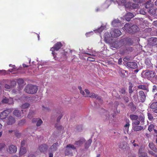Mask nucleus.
Segmentation results:
<instances>
[{
    "instance_id": "nucleus-1",
    "label": "nucleus",
    "mask_w": 157,
    "mask_h": 157,
    "mask_svg": "<svg viewBox=\"0 0 157 157\" xmlns=\"http://www.w3.org/2000/svg\"><path fill=\"white\" fill-rule=\"evenodd\" d=\"M124 28L127 32L131 33H134L139 30V28L136 25H132L131 24L128 23L125 25Z\"/></svg>"
},
{
    "instance_id": "nucleus-2",
    "label": "nucleus",
    "mask_w": 157,
    "mask_h": 157,
    "mask_svg": "<svg viewBox=\"0 0 157 157\" xmlns=\"http://www.w3.org/2000/svg\"><path fill=\"white\" fill-rule=\"evenodd\" d=\"M38 90L37 86L31 84L28 85L25 89V90L27 93L32 94L36 93Z\"/></svg>"
},
{
    "instance_id": "nucleus-3",
    "label": "nucleus",
    "mask_w": 157,
    "mask_h": 157,
    "mask_svg": "<svg viewBox=\"0 0 157 157\" xmlns=\"http://www.w3.org/2000/svg\"><path fill=\"white\" fill-rule=\"evenodd\" d=\"M76 149V147L73 144H69L66 147L64 153L65 155H71L72 153V150Z\"/></svg>"
},
{
    "instance_id": "nucleus-4",
    "label": "nucleus",
    "mask_w": 157,
    "mask_h": 157,
    "mask_svg": "<svg viewBox=\"0 0 157 157\" xmlns=\"http://www.w3.org/2000/svg\"><path fill=\"white\" fill-rule=\"evenodd\" d=\"M62 46L63 44L61 42H58L55 44L53 47L51 48L50 51L52 52V54L54 58H55L54 51L59 50Z\"/></svg>"
},
{
    "instance_id": "nucleus-5",
    "label": "nucleus",
    "mask_w": 157,
    "mask_h": 157,
    "mask_svg": "<svg viewBox=\"0 0 157 157\" xmlns=\"http://www.w3.org/2000/svg\"><path fill=\"white\" fill-rule=\"evenodd\" d=\"M7 151L10 154L15 153L17 151V147L14 145H11L8 146Z\"/></svg>"
},
{
    "instance_id": "nucleus-6",
    "label": "nucleus",
    "mask_w": 157,
    "mask_h": 157,
    "mask_svg": "<svg viewBox=\"0 0 157 157\" xmlns=\"http://www.w3.org/2000/svg\"><path fill=\"white\" fill-rule=\"evenodd\" d=\"M48 147L47 144H43L39 146V150L40 152L45 153L47 151Z\"/></svg>"
},
{
    "instance_id": "nucleus-7",
    "label": "nucleus",
    "mask_w": 157,
    "mask_h": 157,
    "mask_svg": "<svg viewBox=\"0 0 157 157\" xmlns=\"http://www.w3.org/2000/svg\"><path fill=\"white\" fill-rule=\"evenodd\" d=\"M149 45L154 46L157 45V38L153 37L150 38L148 42Z\"/></svg>"
},
{
    "instance_id": "nucleus-8",
    "label": "nucleus",
    "mask_w": 157,
    "mask_h": 157,
    "mask_svg": "<svg viewBox=\"0 0 157 157\" xmlns=\"http://www.w3.org/2000/svg\"><path fill=\"white\" fill-rule=\"evenodd\" d=\"M121 34V32L119 29H115L112 32V36L114 37H117L120 36Z\"/></svg>"
},
{
    "instance_id": "nucleus-9",
    "label": "nucleus",
    "mask_w": 157,
    "mask_h": 157,
    "mask_svg": "<svg viewBox=\"0 0 157 157\" xmlns=\"http://www.w3.org/2000/svg\"><path fill=\"white\" fill-rule=\"evenodd\" d=\"M10 113L8 110H5L2 112L0 114V118L2 120L6 119Z\"/></svg>"
},
{
    "instance_id": "nucleus-10",
    "label": "nucleus",
    "mask_w": 157,
    "mask_h": 157,
    "mask_svg": "<svg viewBox=\"0 0 157 157\" xmlns=\"http://www.w3.org/2000/svg\"><path fill=\"white\" fill-rule=\"evenodd\" d=\"M123 42L125 45H131L133 44V41L129 37H126L124 38Z\"/></svg>"
},
{
    "instance_id": "nucleus-11",
    "label": "nucleus",
    "mask_w": 157,
    "mask_h": 157,
    "mask_svg": "<svg viewBox=\"0 0 157 157\" xmlns=\"http://www.w3.org/2000/svg\"><path fill=\"white\" fill-rule=\"evenodd\" d=\"M16 120L15 118L11 116H9L7 120V123L8 125H11L15 123Z\"/></svg>"
},
{
    "instance_id": "nucleus-12",
    "label": "nucleus",
    "mask_w": 157,
    "mask_h": 157,
    "mask_svg": "<svg viewBox=\"0 0 157 157\" xmlns=\"http://www.w3.org/2000/svg\"><path fill=\"white\" fill-rule=\"evenodd\" d=\"M127 66L131 68L135 69L138 67V65L136 63L134 62H128L127 63Z\"/></svg>"
},
{
    "instance_id": "nucleus-13",
    "label": "nucleus",
    "mask_w": 157,
    "mask_h": 157,
    "mask_svg": "<svg viewBox=\"0 0 157 157\" xmlns=\"http://www.w3.org/2000/svg\"><path fill=\"white\" fill-rule=\"evenodd\" d=\"M139 97L141 101L142 102H144L146 99V96L144 92L143 91H140L139 92Z\"/></svg>"
},
{
    "instance_id": "nucleus-14",
    "label": "nucleus",
    "mask_w": 157,
    "mask_h": 157,
    "mask_svg": "<svg viewBox=\"0 0 157 157\" xmlns=\"http://www.w3.org/2000/svg\"><path fill=\"white\" fill-rule=\"evenodd\" d=\"M147 11L151 14L157 16V9L156 8L151 7L147 10Z\"/></svg>"
},
{
    "instance_id": "nucleus-15",
    "label": "nucleus",
    "mask_w": 157,
    "mask_h": 157,
    "mask_svg": "<svg viewBox=\"0 0 157 157\" xmlns=\"http://www.w3.org/2000/svg\"><path fill=\"white\" fill-rule=\"evenodd\" d=\"M145 75L148 78H153L155 76L156 73L153 71H148L145 73Z\"/></svg>"
},
{
    "instance_id": "nucleus-16",
    "label": "nucleus",
    "mask_w": 157,
    "mask_h": 157,
    "mask_svg": "<svg viewBox=\"0 0 157 157\" xmlns=\"http://www.w3.org/2000/svg\"><path fill=\"white\" fill-rule=\"evenodd\" d=\"M59 144L57 142L54 144L50 148L49 151L52 152L56 151L59 146Z\"/></svg>"
},
{
    "instance_id": "nucleus-17",
    "label": "nucleus",
    "mask_w": 157,
    "mask_h": 157,
    "mask_svg": "<svg viewBox=\"0 0 157 157\" xmlns=\"http://www.w3.org/2000/svg\"><path fill=\"white\" fill-rule=\"evenodd\" d=\"M134 15L131 13H128L124 16V18L127 21H129L131 19L134 17Z\"/></svg>"
},
{
    "instance_id": "nucleus-18",
    "label": "nucleus",
    "mask_w": 157,
    "mask_h": 157,
    "mask_svg": "<svg viewBox=\"0 0 157 157\" xmlns=\"http://www.w3.org/2000/svg\"><path fill=\"white\" fill-rule=\"evenodd\" d=\"M85 141L84 139H81L78 141H75L74 144L76 147H78L82 144Z\"/></svg>"
},
{
    "instance_id": "nucleus-19",
    "label": "nucleus",
    "mask_w": 157,
    "mask_h": 157,
    "mask_svg": "<svg viewBox=\"0 0 157 157\" xmlns=\"http://www.w3.org/2000/svg\"><path fill=\"white\" fill-rule=\"evenodd\" d=\"M150 107L151 109H154V112L157 113V101L153 102L150 105Z\"/></svg>"
},
{
    "instance_id": "nucleus-20",
    "label": "nucleus",
    "mask_w": 157,
    "mask_h": 157,
    "mask_svg": "<svg viewBox=\"0 0 157 157\" xmlns=\"http://www.w3.org/2000/svg\"><path fill=\"white\" fill-rule=\"evenodd\" d=\"M133 130L134 131H139L144 130V128L141 126L136 125L133 127Z\"/></svg>"
},
{
    "instance_id": "nucleus-21",
    "label": "nucleus",
    "mask_w": 157,
    "mask_h": 157,
    "mask_svg": "<svg viewBox=\"0 0 157 157\" xmlns=\"http://www.w3.org/2000/svg\"><path fill=\"white\" fill-rule=\"evenodd\" d=\"M85 97H86V96ZM86 97H88V96H86ZM89 97L93 98H96L97 99H98L100 101L101 100V97H98L97 95L94 93H91V94H90V95Z\"/></svg>"
},
{
    "instance_id": "nucleus-22",
    "label": "nucleus",
    "mask_w": 157,
    "mask_h": 157,
    "mask_svg": "<svg viewBox=\"0 0 157 157\" xmlns=\"http://www.w3.org/2000/svg\"><path fill=\"white\" fill-rule=\"evenodd\" d=\"M119 147L120 148L124 150H126L128 148V147L124 143H120L119 145Z\"/></svg>"
},
{
    "instance_id": "nucleus-23",
    "label": "nucleus",
    "mask_w": 157,
    "mask_h": 157,
    "mask_svg": "<svg viewBox=\"0 0 157 157\" xmlns=\"http://www.w3.org/2000/svg\"><path fill=\"white\" fill-rule=\"evenodd\" d=\"M27 152L26 149L25 147H21L19 152V155H22L25 154Z\"/></svg>"
},
{
    "instance_id": "nucleus-24",
    "label": "nucleus",
    "mask_w": 157,
    "mask_h": 157,
    "mask_svg": "<svg viewBox=\"0 0 157 157\" xmlns=\"http://www.w3.org/2000/svg\"><path fill=\"white\" fill-rule=\"evenodd\" d=\"M143 150V147L142 146L141 147L139 150V153L140 154L141 156H144V157H148L147 154L143 152L142 151Z\"/></svg>"
},
{
    "instance_id": "nucleus-25",
    "label": "nucleus",
    "mask_w": 157,
    "mask_h": 157,
    "mask_svg": "<svg viewBox=\"0 0 157 157\" xmlns=\"http://www.w3.org/2000/svg\"><path fill=\"white\" fill-rule=\"evenodd\" d=\"M149 147L154 151L156 152L157 151V149L156 148L154 144L152 143H150L149 144Z\"/></svg>"
},
{
    "instance_id": "nucleus-26",
    "label": "nucleus",
    "mask_w": 157,
    "mask_h": 157,
    "mask_svg": "<svg viewBox=\"0 0 157 157\" xmlns=\"http://www.w3.org/2000/svg\"><path fill=\"white\" fill-rule=\"evenodd\" d=\"M128 106L131 108V110L132 111H134L136 110V106L132 102H130Z\"/></svg>"
},
{
    "instance_id": "nucleus-27",
    "label": "nucleus",
    "mask_w": 157,
    "mask_h": 157,
    "mask_svg": "<svg viewBox=\"0 0 157 157\" xmlns=\"http://www.w3.org/2000/svg\"><path fill=\"white\" fill-rule=\"evenodd\" d=\"M13 114L14 116L17 117L21 116V112L18 110H15L13 112Z\"/></svg>"
},
{
    "instance_id": "nucleus-28",
    "label": "nucleus",
    "mask_w": 157,
    "mask_h": 157,
    "mask_svg": "<svg viewBox=\"0 0 157 157\" xmlns=\"http://www.w3.org/2000/svg\"><path fill=\"white\" fill-rule=\"evenodd\" d=\"M130 118L132 121L137 120L138 118V115L134 114H131L129 116Z\"/></svg>"
},
{
    "instance_id": "nucleus-29",
    "label": "nucleus",
    "mask_w": 157,
    "mask_h": 157,
    "mask_svg": "<svg viewBox=\"0 0 157 157\" xmlns=\"http://www.w3.org/2000/svg\"><path fill=\"white\" fill-rule=\"evenodd\" d=\"M124 72H126V71L124 70H122L121 69H120L118 71V73L121 77L124 78L125 77V75L124 74Z\"/></svg>"
},
{
    "instance_id": "nucleus-30",
    "label": "nucleus",
    "mask_w": 157,
    "mask_h": 157,
    "mask_svg": "<svg viewBox=\"0 0 157 157\" xmlns=\"http://www.w3.org/2000/svg\"><path fill=\"white\" fill-rule=\"evenodd\" d=\"M92 142V139H90L87 140L85 144V148H88Z\"/></svg>"
},
{
    "instance_id": "nucleus-31",
    "label": "nucleus",
    "mask_w": 157,
    "mask_h": 157,
    "mask_svg": "<svg viewBox=\"0 0 157 157\" xmlns=\"http://www.w3.org/2000/svg\"><path fill=\"white\" fill-rule=\"evenodd\" d=\"M155 128V125L153 124H151L148 126V130L149 132H151L153 130H154Z\"/></svg>"
},
{
    "instance_id": "nucleus-32",
    "label": "nucleus",
    "mask_w": 157,
    "mask_h": 157,
    "mask_svg": "<svg viewBox=\"0 0 157 157\" xmlns=\"http://www.w3.org/2000/svg\"><path fill=\"white\" fill-rule=\"evenodd\" d=\"M119 23V21L117 20H115L113 21L112 23V25L114 27H117L118 24Z\"/></svg>"
},
{
    "instance_id": "nucleus-33",
    "label": "nucleus",
    "mask_w": 157,
    "mask_h": 157,
    "mask_svg": "<svg viewBox=\"0 0 157 157\" xmlns=\"http://www.w3.org/2000/svg\"><path fill=\"white\" fill-rule=\"evenodd\" d=\"M129 121L128 119L126 120V124L124 125V127L125 129H127V130H128V128L130 126Z\"/></svg>"
},
{
    "instance_id": "nucleus-34",
    "label": "nucleus",
    "mask_w": 157,
    "mask_h": 157,
    "mask_svg": "<svg viewBox=\"0 0 157 157\" xmlns=\"http://www.w3.org/2000/svg\"><path fill=\"white\" fill-rule=\"evenodd\" d=\"M29 104L28 103H25L23 104L21 106V108L22 109H25L28 108L29 106Z\"/></svg>"
},
{
    "instance_id": "nucleus-35",
    "label": "nucleus",
    "mask_w": 157,
    "mask_h": 157,
    "mask_svg": "<svg viewBox=\"0 0 157 157\" xmlns=\"http://www.w3.org/2000/svg\"><path fill=\"white\" fill-rule=\"evenodd\" d=\"M150 2L148 1L146 2L145 6L146 8H150L152 6V4Z\"/></svg>"
},
{
    "instance_id": "nucleus-36",
    "label": "nucleus",
    "mask_w": 157,
    "mask_h": 157,
    "mask_svg": "<svg viewBox=\"0 0 157 157\" xmlns=\"http://www.w3.org/2000/svg\"><path fill=\"white\" fill-rule=\"evenodd\" d=\"M17 83L19 85H21L23 83L24 81L22 78H19L17 81Z\"/></svg>"
},
{
    "instance_id": "nucleus-37",
    "label": "nucleus",
    "mask_w": 157,
    "mask_h": 157,
    "mask_svg": "<svg viewBox=\"0 0 157 157\" xmlns=\"http://www.w3.org/2000/svg\"><path fill=\"white\" fill-rule=\"evenodd\" d=\"M137 87L139 89H142L144 90H146V87L144 85H139L137 86Z\"/></svg>"
},
{
    "instance_id": "nucleus-38",
    "label": "nucleus",
    "mask_w": 157,
    "mask_h": 157,
    "mask_svg": "<svg viewBox=\"0 0 157 157\" xmlns=\"http://www.w3.org/2000/svg\"><path fill=\"white\" fill-rule=\"evenodd\" d=\"M6 145L4 143L2 142L0 143V151H2Z\"/></svg>"
},
{
    "instance_id": "nucleus-39",
    "label": "nucleus",
    "mask_w": 157,
    "mask_h": 157,
    "mask_svg": "<svg viewBox=\"0 0 157 157\" xmlns=\"http://www.w3.org/2000/svg\"><path fill=\"white\" fill-rule=\"evenodd\" d=\"M34 113L33 111H30L28 114V117L29 118H31L33 116Z\"/></svg>"
},
{
    "instance_id": "nucleus-40",
    "label": "nucleus",
    "mask_w": 157,
    "mask_h": 157,
    "mask_svg": "<svg viewBox=\"0 0 157 157\" xmlns=\"http://www.w3.org/2000/svg\"><path fill=\"white\" fill-rule=\"evenodd\" d=\"M148 118L149 120L152 121L153 119V117L152 114L150 113H147Z\"/></svg>"
},
{
    "instance_id": "nucleus-41",
    "label": "nucleus",
    "mask_w": 157,
    "mask_h": 157,
    "mask_svg": "<svg viewBox=\"0 0 157 157\" xmlns=\"http://www.w3.org/2000/svg\"><path fill=\"white\" fill-rule=\"evenodd\" d=\"M42 123L43 121L42 120L40 119H39L37 122L36 125L37 126H39Z\"/></svg>"
},
{
    "instance_id": "nucleus-42",
    "label": "nucleus",
    "mask_w": 157,
    "mask_h": 157,
    "mask_svg": "<svg viewBox=\"0 0 157 157\" xmlns=\"http://www.w3.org/2000/svg\"><path fill=\"white\" fill-rule=\"evenodd\" d=\"M140 122L139 121L137 120H136L133 121L132 122V124H134L136 125H138L140 124Z\"/></svg>"
},
{
    "instance_id": "nucleus-43",
    "label": "nucleus",
    "mask_w": 157,
    "mask_h": 157,
    "mask_svg": "<svg viewBox=\"0 0 157 157\" xmlns=\"http://www.w3.org/2000/svg\"><path fill=\"white\" fill-rule=\"evenodd\" d=\"M120 94H126V90L124 88H121L119 91Z\"/></svg>"
},
{
    "instance_id": "nucleus-44",
    "label": "nucleus",
    "mask_w": 157,
    "mask_h": 157,
    "mask_svg": "<svg viewBox=\"0 0 157 157\" xmlns=\"http://www.w3.org/2000/svg\"><path fill=\"white\" fill-rule=\"evenodd\" d=\"M139 4L137 3H133L132 4V7L134 9H136L139 7Z\"/></svg>"
},
{
    "instance_id": "nucleus-45",
    "label": "nucleus",
    "mask_w": 157,
    "mask_h": 157,
    "mask_svg": "<svg viewBox=\"0 0 157 157\" xmlns=\"http://www.w3.org/2000/svg\"><path fill=\"white\" fill-rule=\"evenodd\" d=\"M9 101V99L6 98H5L3 99L2 101V102L4 103H8Z\"/></svg>"
},
{
    "instance_id": "nucleus-46",
    "label": "nucleus",
    "mask_w": 157,
    "mask_h": 157,
    "mask_svg": "<svg viewBox=\"0 0 157 157\" xmlns=\"http://www.w3.org/2000/svg\"><path fill=\"white\" fill-rule=\"evenodd\" d=\"M87 60L88 61H94L95 60V59L94 58L89 57L87 58Z\"/></svg>"
},
{
    "instance_id": "nucleus-47",
    "label": "nucleus",
    "mask_w": 157,
    "mask_h": 157,
    "mask_svg": "<svg viewBox=\"0 0 157 157\" xmlns=\"http://www.w3.org/2000/svg\"><path fill=\"white\" fill-rule=\"evenodd\" d=\"M148 153L150 154L151 155H152L154 156L155 157H157V155L155 154L152 151H148Z\"/></svg>"
},
{
    "instance_id": "nucleus-48",
    "label": "nucleus",
    "mask_w": 157,
    "mask_h": 157,
    "mask_svg": "<svg viewBox=\"0 0 157 157\" xmlns=\"http://www.w3.org/2000/svg\"><path fill=\"white\" fill-rule=\"evenodd\" d=\"M143 1V0H134V2L138 4L142 3Z\"/></svg>"
},
{
    "instance_id": "nucleus-49",
    "label": "nucleus",
    "mask_w": 157,
    "mask_h": 157,
    "mask_svg": "<svg viewBox=\"0 0 157 157\" xmlns=\"http://www.w3.org/2000/svg\"><path fill=\"white\" fill-rule=\"evenodd\" d=\"M117 44H118L117 43H113L112 44V47L114 48H117L119 47V46L117 45Z\"/></svg>"
},
{
    "instance_id": "nucleus-50",
    "label": "nucleus",
    "mask_w": 157,
    "mask_h": 157,
    "mask_svg": "<svg viewBox=\"0 0 157 157\" xmlns=\"http://www.w3.org/2000/svg\"><path fill=\"white\" fill-rule=\"evenodd\" d=\"M126 50L127 52H131L133 50L132 47H128L126 48Z\"/></svg>"
},
{
    "instance_id": "nucleus-51",
    "label": "nucleus",
    "mask_w": 157,
    "mask_h": 157,
    "mask_svg": "<svg viewBox=\"0 0 157 157\" xmlns=\"http://www.w3.org/2000/svg\"><path fill=\"white\" fill-rule=\"evenodd\" d=\"M139 121H140L141 122H144V118L142 116H140L139 118Z\"/></svg>"
},
{
    "instance_id": "nucleus-52",
    "label": "nucleus",
    "mask_w": 157,
    "mask_h": 157,
    "mask_svg": "<svg viewBox=\"0 0 157 157\" xmlns=\"http://www.w3.org/2000/svg\"><path fill=\"white\" fill-rule=\"evenodd\" d=\"M6 73V71L5 70H0V74L3 75H5Z\"/></svg>"
},
{
    "instance_id": "nucleus-53",
    "label": "nucleus",
    "mask_w": 157,
    "mask_h": 157,
    "mask_svg": "<svg viewBox=\"0 0 157 157\" xmlns=\"http://www.w3.org/2000/svg\"><path fill=\"white\" fill-rule=\"evenodd\" d=\"M63 115L62 114H61L57 118V122H59L60 120L61 119V118L62 117Z\"/></svg>"
},
{
    "instance_id": "nucleus-54",
    "label": "nucleus",
    "mask_w": 157,
    "mask_h": 157,
    "mask_svg": "<svg viewBox=\"0 0 157 157\" xmlns=\"http://www.w3.org/2000/svg\"><path fill=\"white\" fill-rule=\"evenodd\" d=\"M25 144V141L24 140L22 141L21 143V147H24V146Z\"/></svg>"
},
{
    "instance_id": "nucleus-55",
    "label": "nucleus",
    "mask_w": 157,
    "mask_h": 157,
    "mask_svg": "<svg viewBox=\"0 0 157 157\" xmlns=\"http://www.w3.org/2000/svg\"><path fill=\"white\" fill-rule=\"evenodd\" d=\"M140 14L143 15H145L146 13L143 10H140Z\"/></svg>"
},
{
    "instance_id": "nucleus-56",
    "label": "nucleus",
    "mask_w": 157,
    "mask_h": 157,
    "mask_svg": "<svg viewBox=\"0 0 157 157\" xmlns=\"http://www.w3.org/2000/svg\"><path fill=\"white\" fill-rule=\"evenodd\" d=\"M28 157H35V155L32 153H29Z\"/></svg>"
},
{
    "instance_id": "nucleus-57",
    "label": "nucleus",
    "mask_w": 157,
    "mask_h": 157,
    "mask_svg": "<svg viewBox=\"0 0 157 157\" xmlns=\"http://www.w3.org/2000/svg\"><path fill=\"white\" fill-rule=\"evenodd\" d=\"M39 119V118H33L32 120V122L33 123L37 122Z\"/></svg>"
},
{
    "instance_id": "nucleus-58",
    "label": "nucleus",
    "mask_w": 157,
    "mask_h": 157,
    "mask_svg": "<svg viewBox=\"0 0 157 157\" xmlns=\"http://www.w3.org/2000/svg\"><path fill=\"white\" fill-rule=\"evenodd\" d=\"M125 102L126 103L128 102L129 101V99L128 97H125L124 99Z\"/></svg>"
},
{
    "instance_id": "nucleus-59",
    "label": "nucleus",
    "mask_w": 157,
    "mask_h": 157,
    "mask_svg": "<svg viewBox=\"0 0 157 157\" xmlns=\"http://www.w3.org/2000/svg\"><path fill=\"white\" fill-rule=\"evenodd\" d=\"M122 62V59L120 58L118 59V64L119 65H121V64Z\"/></svg>"
},
{
    "instance_id": "nucleus-60",
    "label": "nucleus",
    "mask_w": 157,
    "mask_h": 157,
    "mask_svg": "<svg viewBox=\"0 0 157 157\" xmlns=\"http://www.w3.org/2000/svg\"><path fill=\"white\" fill-rule=\"evenodd\" d=\"M152 24L153 25L157 27V20L154 21Z\"/></svg>"
},
{
    "instance_id": "nucleus-61",
    "label": "nucleus",
    "mask_w": 157,
    "mask_h": 157,
    "mask_svg": "<svg viewBox=\"0 0 157 157\" xmlns=\"http://www.w3.org/2000/svg\"><path fill=\"white\" fill-rule=\"evenodd\" d=\"M84 90L87 94H90V92L87 89H85Z\"/></svg>"
},
{
    "instance_id": "nucleus-62",
    "label": "nucleus",
    "mask_w": 157,
    "mask_h": 157,
    "mask_svg": "<svg viewBox=\"0 0 157 157\" xmlns=\"http://www.w3.org/2000/svg\"><path fill=\"white\" fill-rule=\"evenodd\" d=\"M5 87L7 89H10V86L6 84L5 85Z\"/></svg>"
},
{
    "instance_id": "nucleus-63",
    "label": "nucleus",
    "mask_w": 157,
    "mask_h": 157,
    "mask_svg": "<svg viewBox=\"0 0 157 157\" xmlns=\"http://www.w3.org/2000/svg\"><path fill=\"white\" fill-rule=\"evenodd\" d=\"M132 92L133 90H132L131 86H129V93H131Z\"/></svg>"
},
{
    "instance_id": "nucleus-64",
    "label": "nucleus",
    "mask_w": 157,
    "mask_h": 157,
    "mask_svg": "<svg viewBox=\"0 0 157 157\" xmlns=\"http://www.w3.org/2000/svg\"><path fill=\"white\" fill-rule=\"evenodd\" d=\"M53 154L52 152H49V157H53Z\"/></svg>"
}]
</instances>
